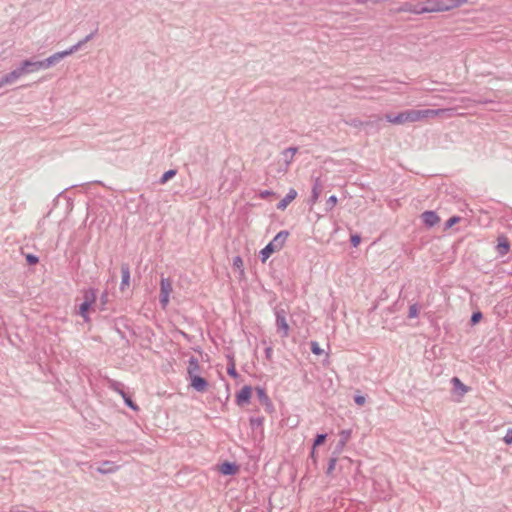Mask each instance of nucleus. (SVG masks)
Masks as SVG:
<instances>
[{"mask_svg":"<svg viewBox=\"0 0 512 512\" xmlns=\"http://www.w3.org/2000/svg\"><path fill=\"white\" fill-rule=\"evenodd\" d=\"M325 439H326V435H324V434L318 435L315 439L314 446H319V445L323 444Z\"/></svg>","mask_w":512,"mask_h":512,"instance_id":"a878e982","label":"nucleus"},{"mask_svg":"<svg viewBox=\"0 0 512 512\" xmlns=\"http://www.w3.org/2000/svg\"><path fill=\"white\" fill-rule=\"evenodd\" d=\"M83 42L84 41L77 43L76 45L72 46L68 50L57 52V53L51 55L50 57L46 58L45 60L36 61L34 64L35 70H39L42 68H48V67L52 66L53 64H55L56 62H58L59 60H61L62 58L71 55L72 53L76 52L81 47Z\"/></svg>","mask_w":512,"mask_h":512,"instance_id":"7ed1b4c3","label":"nucleus"},{"mask_svg":"<svg viewBox=\"0 0 512 512\" xmlns=\"http://www.w3.org/2000/svg\"><path fill=\"white\" fill-rule=\"evenodd\" d=\"M496 249H497V252L499 253V255H501V256H504L509 252L510 243H509L507 237L500 236L498 238V244H497Z\"/></svg>","mask_w":512,"mask_h":512,"instance_id":"9b49d317","label":"nucleus"},{"mask_svg":"<svg viewBox=\"0 0 512 512\" xmlns=\"http://www.w3.org/2000/svg\"><path fill=\"white\" fill-rule=\"evenodd\" d=\"M35 62H32L30 60H25L19 68H17L18 73L20 76L26 75L31 72H35L34 67Z\"/></svg>","mask_w":512,"mask_h":512,"instance_id":"f8f14e48","label":"nucleus"},{"mask_svg":"<svg viewBox=\"0 0 512 512\" xmlns=\"http://www.w3.org/2000/svg\"><path fill=\"white\" fill-rule=\"evenodd\" d=\"M288 237V231H280L273 240L260 251L262 262L265 263L273 253L280 251L284 247Z\"/></svg>","mask_w":512,"mask_h":512,"instance_id":"f03ea898","label":"nucleus"},{"mask_svg":"<svg viewBox=\"0 0 512 512\" xmlns=\"http://www.w3.org/2000/svg\"><path fill=\"white\" fill-rule=\"evenodd\" d=\"M110 387H111L114 391L118 392L119 394H120V391H122L121 389H119V388H118V384H117V383H115V382H112V383H111V385H110Z\"/></svg>","mask_w":512,"mask_h":512,"instance_id":"473e14b6","label":"nucleus"},{"mask_svg":"<svg viewBox=\"0 0 512 512\" xmlns=\"http://www.w3.org/2000/svg\"><path fill=\"white\" fill-rule=\"evenodd\" d=\"M297 197V191L295 189H290L287 195L278 203L277 208L279 210H285L287 206L295 200Z\"/></svg>","mask_w":512,"mask_h":512,"instance_id":"9d476101","label":"nucleus"},{"mask_svg":"<svg viewBox=\"0 0 512 512\" xmlns=\"http://www.w3.org/2000/svg\"><path fill=\"white\" fill-rule=\"evenodd\" d=\"M453 385L461 391V394H465L468 392V387L461 382V380L457 377L452 378Z\"/></svg>","mask_w":512,"mask_h":512,"instance_id":"a211bd4d","label":"nucleus"},{"mask_svg":"<svg viewBox=\"0 0 512 512\" xmlns=\"http://www.w3.org/2000/svg\"><path fill=\"white\" fill-rule=\"evenodd\" d=\"M233 268L239 272L240 276L244 275V263L240 256L233 258Z\"/></svg>","mask_w":512,"mask_h":512,"instance_id":"2eb2a0df","label":"nucleus"},{"mask_svg":"<svg viewBox=\"0 0 512 512\" xmlns=\"http://www.w3.org/2000/svg\"><path fill=\"white\" fill-rule=\"evenodd\" d=\"M482 319V313L481 312H475L473 313L472 317H471V322L473 324H476L478 323L480 320Z\"/></svg>","mask_w":512,"mask_h":512,"instance_id":"393cba45","label":"nucleus"},{"mask_svg":"<svg viewBox=\"0 0 512 512\" xmlns=\"http://www.w3.org/2000/svg\"><path fill=\"white\" fill-rule=\"evenodd\" d=\"M360 240H361L360 236H358V235H353L351 237V242H352L353 246H355V247L359 245Z\"/></svg>","mask_w":512,"mask_h":512,"instance_id":"7c9ffc66","label":"nucleus"},{"mask_svg":"<svg viewBox=\"0 0 512 512\" xmlns=\"http://www.w3.org/2000/svg\"><path fill=\"white\" fill-rule=\"evenodd\" d=\"M252 396V388L244 386L236 395V402L239 406H244L250 402Z\"/></svg>","mask_w":512,"mask_h":512,"instance_id":"0eeeda50","label":"nucleus"},{"mask_svg":"<svg viewBox=\"0 0 512 512\" xmlns=\"http://www.w3.org/2000/svg\"><path fill=\"white\" fill-rule=\"evenodd\" d=\"M187 372H188L189 377L197 375V374L199 375L200 366H199L198 360L196 358H194V357L190 358L189 363H188Z\"/></svg>","mask_w":512,"mask_h":512,"instance_id":"ddd939ff","label":"nucleus"},{"mask_svg":"<svg viewBox=\"0 0 512 512\" xmlns=\"http://www.w3.org/2000/svg\"><path fill=\"white\" fill-rule=\"evenodd\" d=\"M461 220L460 217L458 216H453L451 217L450 219L447 220V222L445 223V228L446 229H449L451 228L452 226H454L455 224L459 223Z\"/></svg>","mask_w":512,"mask_h":512,"instance_id":"412c9836","label":"nucleus"},{"mask_svg":"<svg viewBox=\"0 0 512 512\" xmlns=\"http://www.w3.org/2000/svg\"><path fill=\"white\" fill-rule=\"evenodd\" d=\"M176 174V171L175 170H169L167 172H165L161 178V182L162 183H165L167 182L168 180H170L172 177H174Z\"/></svg>","mask_w":512,"mask_h":512,"instance_id":"4be33fe9","label":"nucleus"},{"mask_svg":"<svg viewBox=\"0 0 512 512\" xmlns=\"http://www.w3.org/2000/svg\"><path fill=\"white\" fill-rule=\"evenodd\" d=\"M452 2L453 3L449 6L437 5L436 7H431V8H429V7L415 8V9H412L411 11H413L415 13L446 11L451 8L459 7V6L467 3V0H452Z\"/></svg>","mask_w":512,"mask_h":512,"instance_id":"423d86ee","label":"nucleus"},{"mask_svg":"<svg viewBox=\"0 0 512 512\" xmlns=\"http://www.w3.org/2000/svg\"><path fill=\"white\" fill-rule=\"evenodd\" d=\"M318 197H319V191L316 188H314L313 189V201L316 202Z\"/></svg>","mask_w":512,"mask_h":512,"instance_id":"72a5a7b5","label":"nucleus"},{"mask_svg":"<svg viewBox=\"0 0 512 512\" xmlns=\"http://www.w3.org/2000/svg\"><path fill=\"white\" fill-rule=\"evenodd\" d=\"M190 378V385L192 388L199 392H204L207 390L208 383L207 381L201 377L200 375H194L189 377Z\"/></svg>","mask_w":512,"mask_h":512,"instance_id":"6e6552de","label":"nucleus"},{"mask_svg":"<svg viewBox=\"0 0 512 512\" xmlns=\"http://www.w3.org/2000/svg\"><path fill=\"white\" fill-rule=\"evenodd\" d=\"M503 440L506 444H512V429L507 430Z\"/></svg>","mask_w":512,"mask_h":512,"instance_id":"b1692460","label":"nucleus"},{"mask_svg":"<svg viewBox=\"0 0 512 512\" xmlns=\"http://www.w3.org/2000/svg\"><path fill=\"white\" fill-rule=\"evenodd\" d=\"M273 195H274V192L269 191V190L261 191L259 194L260 198H262V199L268 198Z\"/></svg>","mask_w":512,"mask_h":512,"instance_id":"cd10ccee","label":"nucleus"},{"mask_svg":"<svg viewBox=\"0 0 512 512\" xmlns=\"http://www.w3.org/2000/svg\"><path fill=\"white\" fill-rule=\"evenodd\" d=\"M19 77H21L18 73V70L15 69L13 70L12 72L8 73L7 75L4 76V79L6 81L7 84H12L14 83Z\"/></svg>","mask_w":512,"mask_h":512,"instance_id":"f3484780","label":"nucleus"},{"mask_svg":"<svg viewBox=\"0 0 512 512\" xmlns=\"http://www.w3.org/2000/svg\"><path fill=\"white\" fill-rule=\"evenodd\" d=\"M311 350L316 355L322 354V349L319 347L318 343H316V342L311 343Z\"/></svg>","mask_w":512,"mask_h":512,"instance_id":"5701e85b","label":"nucleus"},{"mask_svg":"<svg viewBox=\"0 0 512 512\" xmlns=\"http://www.w3.org/2000/svg\"><path fill=\"white\" fill-rule=\"evenodd\" d=\"M365 401L366 400L364 396L358 395L355 397V403L359 406H362L365 403Z\"/></svg>","mask_w":512,"mask_h":512,"instance_id":"c85d7f7f","label":"nucleus"},{"mask_svg":"<svg viewBox=\"0 0 512 512\" xmlns=\"http://www.w3.org/2000/svg\"><path fill=\"white\" fill-rule=\"evenodd\" d=\"M450 110L448 109H410L401 111L398 114H386V120L393 125H405L416 122H422L429 118L444 116Z\"/></svg>","mask_w":512,"mask_h":512,"instance_id":"f257e3e1","label":"nucleus"},{"mask_svg":"<svg viewBox=\"0 0 512 512\" xmlns=\"http://www.w3.org/2000/svg\"><path fill=\"white\" fill-rule=\"evenodd\" d=\"M327 204L330 205L331 207H334L337 204V197L334 195L330 196L327 201Z\"/></svg>","mask_w":512,"mask_h":512,"instance_id":"c756f323","label":"nucleus"},{"mask_svg":"<svg viewBox=\"0 0 512 512\" xmlns=\"http://www.w3.org/2000/svg\"><path fill=\"white\" fill-rule=\"evenodd\" d=\"M282 328H285V333H287L288 325H287L286 323H284V324L282 325Z\"/></svg>","mask_w":512,"mask_h":512,"instance_id":"4c0bfd02","label":"nucleus"},{"mask_svg":"<svg viewBox=\"0 0 512 512\" xmlns=\"http://www.w3.org/2000/svg\"><path fill=\"white\" fill-rule=\"evenodd\" d=\"M228 373L233 377H236L237 375L234 366L228 369Z\"/></svg>","mask_w":512,"mask_h":512,"instance_id":"f704fd0d","label":"nucleus"},{"mask_svg":"<svg viewBox=\"0 0 512 512\" xmlns=\"http://www.w3.org/2000/svg\"><path fill=\"white\" fill-rule=\"evenodd\" d=\"M19 77H21L18 73V70L15 69L13 70L12 72L8 73L7 75L4 76V79L6 81L7 84H12L14 83Z\"/></svg>","mask_w":512,"mask_h":512,"instance_id":"dca6fc26","label":"nucleus"},{"mask_svg":"<svg viewBox=\"0 0 512 512\" xmlns=\"http://www.w3.org/2000/svg\"><path fill=\"white\" fill-rule=\"evenodd\" d=\"M172 292V282L168 278H162L160 281V303L162 308H166L170 301Z\"/></svg>","mask_w":512,"mask_h":512,"instance_id":"39448f33","label":"nucleus"},{"mask_svg":"<svg viewBox=\"0 0 512 512\" xmlns=\"http://www.w3.org/2000/svg\"><path fill=\"white\" fill-rule=\"evenodd\" d=\"M27 260H28L30 263H33V264H35V263H37V262H38L37 257H35V256H33V255H28V256H27Z\"/></svg>","mask_w":512,"mask_h":512,"instance_id":"2f4dec72","label":"nucleus"},{"mask_svg":"<svg viewBox=\"0 0 512 512\" xmlns=\"http://www.w3.org/2000/svg\"><path fill=\"white\" fill-rule=\"evenodd\" d=\"M120 395L123 397L125 403L132 408L133 410H138V406L134 404V402L123 392L120 391Z\"/></svg>","mask_w":512,"mask_h":512,"instance_id":"aec40b11","label":"nucleus"},{"mask_svg":"<svg viewBox=\"0 0 512 512\" xmlns=\"http://www.w3.org/2000/svg\"><path fill=\"white\" fill-rule=\"evenodd\" d=\"M129 284H130V273L126 269V270L122 271L121 289L123 290L125 287H128Z\"/></svg>","mask_w":512,"mask_h":512,"instance_id":"6ab92c4d","label":"nucleus"},{"mask_svg":"<svg viewBox=\"0 0 512 512\" xmlns=\"http://www.w3.org/2000/svg\"><path fill=\"white\" fill-rule=\"evenodd\" d=\"M282 328H285V333H287L288 325H287L286 323H284V324L282 325Z\"/></svg>","mask_w":512,"mask_h":512,"instance_id":"e433bc0d","label":"nucleus"},{"mask_svg":"<svg viewBox=\"0 0 512 512\" xmlns=\"http://www.w3.org/2000/svg\"><path fill=\"white\" fill-rule=\"evenodd\" d=\"M6 84H7V83H6L5 79H4V77H3L2 79H0V88H1L2 86L6 85Z\"/></svg>","mask_w":512,"mask_h":512,"instance_id":"c9c22d12","label":"nucleus"},{"mask_svg":"<svg viewBox=\"0 0 512 512\" xmlns=\"http://www.w3.org/2000/svg\"><path fill=\"white\" fill-rule=\"evenodd\" d=\"M219 471L224 474V475H233V474H236L237 471H238V468L236 465L232 464V463H229V462H225L223 464L220 465L219 467Z\"/></svg>","mask_w":512,"mask_h":512,"instance_id":"4468645a","label":"nucleus"},{"mask_svg":"<svg viewBox=\"0 0 512 512\" xmlns=\"http://www.w3.org/2000/svg\"><path fill=\"white\" fill-rule=\"evenodd\" d=\"M83 303L79 306V315L86 321H90L89 311L92 306L95 304L97 299V294L94 289H87L83 292Z\"/></svg>","mask_w":512,"mask_h":512,"instance_id":"20e7f679","label":"nucleus"},{"mask_svg":"<svg viewBox=\"0 0 512 512\" xmlns=\"http://www.w3.org/2000/svg\"><path fill=\"white\" fill-rule=\"evenodd\" d=\"M418 315V308L416 305H412L409 309V317L415 318Z\"/></svg>","mask_w":512,"mask_h":512,"instance_id":"bb28decb","label":"nucleus"},{"mask_svg":"<svg viewBox=\"0 0 512 512\" xmlns=\"http://www.w3.org/2000/svg\"><path fill=\"white\" fill-rule=\"evenodd\" d=\"M421 218L428 227H433L440 222V217L434 211H425L422 213Z\"/></svg>","mask_w":512,"mask_h":512,"instance_id":"1a4fd4ad","label":"nucleus"}]
</instances>
